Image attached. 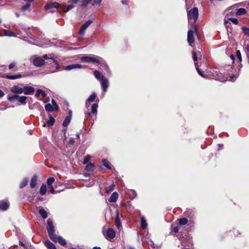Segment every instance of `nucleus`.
Instances as JSON below:
<instances>
[{"instance_id": "nucleus-1", "label": "nucleus", "mask_w": 249, "mask_h": 249, "mask_svg": "<svg viewBox=\"0 0 249 249\" xmlns=\"http://www.w3.org/2000/svg\"><path fill=\"white\" fill-rule=\"evenodd\" d=\"M198 17V11L197 7H194L187 12L188 20L189 24H191L192 28L196 32V21Z\"/></svg>"}, {"instance_id": "nucleus-2", "label": "nucleus", "mask_w": 249, "mask_h": 249, "mask_svg": "<svg viewBox=\"0 0 249 249\" xmlns=\"http://www.w3.org/2000/svg\"><path fill=\"white\" fill-rule=\"evenodd\" d=\"M43 59L49 60V62L47 63H49L52 66H55V69H53L51 70L48 73H53L56 72L59 69V65L58 62L55 60L53 57L52 54H46L43 55Z\"/></svg>"}, {"instance_id": "nucleus-3", "label": "nucleus", "mask_w": 249, "mask_h": 249, "mask_svg": "<svg viewBox=\"0 0 249 249\" xmlns=\"http://www.w3.org/2000/svg\"><path fill=\"white\" fill-rule=\"evenodd\" d=\"M102 58L98 56L85 55L80 58V60L83 63H92L100 64Z\"/></svg>"}, {"instance_id": "nucleus-4", "label": "nucleus", "mask_w": 249, "mask_h": 249, "mask_svg": "<svg viewBox=\"0 0 249 249\" xmlns=\"http://www.w3.org/2000/svg\"><path fill=\"white\" fill-rule=\"evenodd\" d=\"M47 230L50 239H54L56 235L54 233V226L50 219L47 220Z\"/></svg>"}, {"instance_id": "nucleus-5", "label": "nucleus", "mask_w": 249, "mask_h": 249, "mask_svg": "<svg viewBox=\"0 0 249 249\" xmlns=\"http://www.w3.org/2000/svg\"><path fill=\"white\" fill-rule=\"evenodd\" d=\"M32 60L33 64L36 67H39L45 64L44 59L36 55L33 56L32 57Z\"/></svg>"}, {"instance_id": "nucleus-6", "label": "nucleus", "mask_w": 249, "mask_h": 249, "mask_svg": "<svg viewBox=\"0 0 249 249\" xmlns=\"http://www.w3.org/2000/svg\"><path fill=\"white\" fill-rule=\"evenodd\" d=\"M102 0H83L81 2V6L83 7H86L89 4H91L92 6L95 5H100Z\"/></svg>"}, {"instance_id": "nucleus-7", "label": "nucleus", "mask_w": 249, "mask_h": 249, "mask_svg": "<svg viewBox=\"0 0 249 249\" xmlns=\"http://www.w3.org/2000/svg\"><path fill=\"white\" fill-rule=\"evenodd\" d=\"M196 33L197 35V30L196 29V32L194 29L192 28V30H189L188 31L187 34V41L189 43V45L192 46V44L195 41L194 39V33Z\"/></svg>"}, {"instance_id": "nucleus-8", "label": "nucleus", "mask_w": 249, "mask_h": 249, "mask_svg": "<svg viewBox=\"0 0 249 249\" xmlns=\"http://www.w3.org/2000/svg\"><path fill=\"white\" fill-rule=\"evenodd\" d=\"M116 236L115 231L112 228H109L107 230L106 237L107 240L114 238Z\"/></svg>"}, {"instance_id": "nucleus-9", "label": "nucleus", "mask_w": 249, "mask_h": 249, "mask_svg": "<svg viewBox=\"0 0 249 249\" xmlns=\"http://www.w3.org/2000/svg\"><path fill=\"white\" fill-rule=\"evenodd\" d=\"M23 93L25 95H31L35 92V88L31 86H25L23 87Z\"/></svg>"}, {"instance_id": "nucleus-10", "label": "nucleus", "mask_w": 249, "mask_h": 249, "mask_svg": "<svg viewBox=\"0 0 249 249\" xmlns=\"http://www.w3.org/2000/svg\"><path fill=\"white\" fill-rule=\"evenodd\" d=\"M55 242H58L61 245L64 246L66 244V240L61 236H57L55 235V238L53 239H51Z\"/></svg>"}, {"instance_id": "nucleus-11", "label": "nucleus", "mask_w": 249, "mask_h": 249, "mask_svg": "<svg viewBox=\"0 0 249 249\" xmlns=\"http://www.w3.org/2000/svg\"><path fill=\"white\" fill-rule=\"evenodd\" d=\"M96 97V94L95 92H93L91 95L88 98L85 103L86 107H89V103L93 102L94 101Z\"/></svg>"}, {"instance_id": "nucleus-12", "label": "nucleus", "mask_w": 249, "mask_h": 249, "mask_svg": "<svg viewBox=\"0 0 249 249\" xmlns=\"http://www.w3.org/2000/svg\"><path fill=\"white\" fill-rule=\"evenodd\" d=\"M23 88H20L18 86H14L11 89V91L16 94H21L23 92Z\"/></svg>"}, {"instance_id": "nucleus-13", "label": "nucleus", "mask_w": 249, "mask_h": 249, "mask_svg": "<svg viewBox=\"0 0 249 249\" xmlns=\"http://www.w3.org/2000/svg\"><path fill=\"white\" fill-rule=\"evenodd\" d=\"M100 81L101 82L102 87L103 91L104 92H106L107 90V89L108 87V81L106 77L103 78V79H102L101 80V81Z\"/></svg>"}, {"instance_id": "nucleus-14", "label": "nucleus", "mask_w": 249, "mask_h": 249, "mask_svg": "<svg viewBox=\"0 0 249 249\" xmlns=\"http://www.w3.org/2000/svg\"><path fill=\"white\" fill-rule=\"evenodd\" d=\"M115 225L119 230H120L122 228V224L119 218V214L118 211H117L116 213V216L115 218Z\"/></svg>"}, {"instance_id": "nucleus-15", "label": "nucleus", "mask_w": 249, "mask_h": 249, "mask_svg": "<svg viewBox=\"0 0 249 249\" xmlns=\"http://www.w3.org/2000/svg\"><path fill=\"white\" fill-rule=\"evenodd\" d=\"M3 77L8 79L14 80L22 77V75L20 73L16 74L15 75H6L3 76Z\"/></svg>"}, {"instance_id": "nucleus-16", "label": "nucleus", "mask_w": 249, "mask_h": 249, "mask_svg": "<svg viewBox=\"0 0 249 249\" xmlns=\"http://www.w3.org/2000/svg\"><path fill=\"white\" fill-rule=\"evenodd\" d=\"M118 194L115 192H113L111 196H110L109 198L108 199V201L109 202H115L117 201V199L118 198Z\"/></svg>"}, {"instance_id": "nucleus-17", "label": "nucleus", "mask_w": 249, "mask_h": 249, "mask_svg": "<svg viewBox=\"0 0 249 249\" xmlns=\"http://www.w3.org/2000/svg\"><path fill=\"white\" fill-rule=\"evenodd\" d=\"M9 207V203L5 201H0V210L2 211L7 210Z\"/></svg>"}, {"instance_id": "nucleus-18", "label": "nucleus", "mask_w": 249, "mask_h": 249, "mask_svg": "<svg viewBox=\"0 0 249 249\" xmlns=\"http://www.w3.org/2000/svg\"><path fill=\"white\" fill-rule=\"evenodd\" d=\"M94 75L95 78L99 81H101L103 78H105V76L102 74L101 73L97 70L94 71Z\"/></svg>"}, {"instance_id": "nucleus-19", "label": "nucleus", "mask_w": 249, "mask_h": 249, "mask_svg": "<svg viewBox=\"0 0 249 249\" xmlns=\"http://www.w3.org/2000/svg\"><path fill=\"white\" fill-rule=\"evenodd\" d=\"M70 4H68L67 6L65 7V6H64L63 5V7H62V11L64 13H67L68 12H69V11H70L72 9H73L75 6L74 5L71 4V3H70Z\"/></svg>"}, {"instance_id": "nucleus-20", "label": "nucleus", "mask_w": 249, "mask_h": 249, "mask_svg": "<svg viewBox=\"0 0 249 249\" xmlns=\"http://www.w3.org/2000/svg\"><path fill=\"white\" fill-rule=\"evenodd\" d=\"M85 169L87 171L92 172L95 169V166L93 163L89 162L87 164Z\"/></svg>"}, {"instance_id": "nucleus-21", "label": "nucleus", "mask_w": 249, "mask_h": 249, "mask_svg": "<svg viewBox=\"0 0 249 249\" xmlns=\"http://www.w3.org/2000/svg\"><path fill=\"white\" fill-rule=\"evenodd\" d=\"M45 245L49 249H56L55 245L49 240L45 242Z\"/></svg>"}, {"instance_id": "nucleus-22", "label": "nucleus", "mask_w": 249, "mask_h": 249, "mask_svg": "<svg viewBox=\"0 0 249 249\" xmlns=\"http://www.w3.org/2000/svg\"><path fill=\"white\" fill-rule=\"evenodd\" d=\"M246 13L247 11L245 8H240L237 10L235 15L236 16H241L246 14Z\"/></svg>"}, {"instance_id": "nucleus-23", "label": "nucleus", "mask_w": 249, "mask_h": 249, "mask_svg": "<svg viewBox=\"0 0 249 249\" xmlns=\"http://www.w3.org/2000/svg\"><path fill=\"white\" fill-rule=\"evenodd\" d=\"M39 213L41 215L43 219H46L48 217V213L44 209H40L39 210Z\"/></svg>"}, {"instance_id": "nucleus-24", "label": "nucleus", "mask_w": 249, "mask_h": 249, "mask_svg": "<svg viewBox=\"0 0 249 249\" xmlns=\"http://www.w3.org/2000/svg\"><path fill=\"white\" fill-rule=\"evenodd\" d=\"M37 181V177L36 176H34L31 179L30 182V187L32 188H34L36 187Z\"/></svg>"}, {"instance_id": "nucleus-25", "label": "nucleus", "mask_w": 249, "mask_h": 249, "mask_svg": "<svg viewBox=\"0 0 249 249\" xmlns=\"http://www.w3.org/2000/svg\"><path fill=\"white\" fill-rule=\"evenodd\" d=\"M55 120L52 117L50 116V119L47 122L46 124H44L43 126H45L47 124L48 126H52L53 124L54 123Z\"/></svg>"}, {"instance_id": "nucleus-26", "label": "nucleus", "mask_w": 249, "mask_h": 249, "mask_svg": "<svg viewBox=\"0 0 249 249\" xmlns=\"http://www.w3.org/2000/svg\"><path fill=\"white\" fill-rule=\"evenodd\" d=\"M141 223L142 229H145L147 227V224L146 219L143 216L141 218Z\"/></svg>"}, {"instance_id": "nucleus-27", "label": "nucleus", "mask_w": 249, "mask_h": 249, "mask_svg": "<svg viewBox=\"0 0 249 249\" xmlns=\"http://www.w3.org/2000/svg\"><path fill=\"white\" fill-rule=\"evenodd\" d=\"M47 192V186L45 184H43L40 188V194L41 195H44Z\"/></svg>"}, {"instance_id": "nucleus-28", "label": "nucleus", "mask_w": 249, "mask_h": 249, "mask_svg": "<svg viewBox=\"0 0 249 249\" xmlns=\"http://www.w3.org/2000/svg\"><path fill=\"white\" fill-rule=\"evenodd\" d=\"M27 97L24 96H18V101L21 104L25 105L26 104Z\"/></svg>"}, {"instance_id": "nucleus-29", "label": "nucleus", "mask_w": 249, "mask_h": 249, "mask_svg": "<svg viewBox=\"0 0 249 249\" xmlns=\"http://www.w3.org/2000/svg\"><path fill=\"white\" fill-rule=\"evenodd\" d=\"M40 95H41L42 97L44 98L46 96V93L41 89H37L35 96L36 97H39Z\"/></svg>"}, {"instance_id": "nucleus-30", "label": "nucleus", "mask_w": 249, "mask_h": 249, "mask_svg": "<svg viewBox=\"0 0 249 249\" xmlns=\"http://www.w3.org/2000/svg\"><path fill=\"white\" fill-rule=\"evenodd\" d=\"M102 162L103 163L104 166L106 167L107 168L109 169H111V164L107 160L104 159L102 160Z\"/></svg>"}, {"instance_id": "nucleus-31", "label": "nucleus", "mask_w": 249, "mask_h": 249, "mask_svg": "<svg viewBox=\"0 0 249 249\" xmlns=\"http://www.w3.org/2000/svg\"><path fill=\"white\" fill-rule=\"evenodd\" d=\"M71 120V116H68L66 117V118L65 119L64 121L63 122V125L64 127H66L68 125V124H70Z\"/></svg>"}, {"instance_id": "nucleus-32", "label": "nucleus", "mask_w": 249, "mask_h": 249, "mask_svg": "<svg viewBox=\"0 0 249 249\" xmlns=\"http://www.w3.org/2000/svg\"><path fill=\"white\" fill-rule=\"evenodd\" d=\"M4 35L8 36H17L15 33L12 32L11 31L7 30H4Z\"/></svg>"}, {"instance_id": "nucleus-33", "label": "nucleus", "mask_w": 249, "mask_h": 249, "mask_svg": "<svg viewBox=\"0 0 249 249\" xmlns=\"http://www.w3.org/2000/svg\"><path fill=\"white\" fill-rule=\"evenodd\" d=\"M45 108L46 110L48 112H53L55 109L54 107H53L50 104L46 105Z\"/></svg>"}, {"instance_id": "nucleus-34", "label": "nucleus", "mask_w": 249, "mask_h": 249, "mask_svg": "<svg viewBox=\"0 0 249 249\" xmlns=\"http://www.w3.org/2000/svg\"><path fill=\"white\" fill-rule=\"evenodd\" d=\"M178 223L180 225H185L187 224L188 220L186 218H182L178 219Z\"/></svg>"}, {"instance_id": "nucleus-35", "label": "nucleus", "mask_w": 249, "mask_h": 249, "mask_svg": "<svg viewBox=\"0 0 249 249\" xmlns=\"http://www.w3.org/2000/svg\"><path fill=\"white\" fill-rule=\"evenodd\" d=\"M28 179L27 178H24V179L22 181V182H21V183L20 184V188H24V187L27 186V185L28 184Z\"/></svg>"}, {"instance_id": "nucleus-36", "label": "nucleus", "mask_w": 249, "mask_h": 249, "mask_svg": "<svg viewBox=\"0 0 249 249\" xmlns=\"http://www.w3.org/2000/svg\"><path fill=\"white\" fill-rule=\"evenodd\" d=\"M54 181L55 178L53 177L48 178L47 180V183L49 187L53 186L52 184L54 182Z\"/></svg>"}, {"instance_id": "nucleus-37", "label": "nucleus", "mask_w": 249, "mask_h": 249, "mask_svg": "<svg viewBox=\"0 0 249 249\" xmlns=\"http://www.w3.org/2000/svg\"><path fill=\"white\" fill-rule=\"evenodd\" d=\"M18 95H15L12 96H8L7 97V99L8 101L10 102H13L15 100H18Z\"/></svg>"}, {"instance_id": "nucleus-38", "label": "nucleus", "mask_w": 249, "mask_h": 249, "mask_svg": "<svg viewBox=\"0 0 249 249\" xmlns=\"http://www.w3.org/2000/svg\"><path fill=\"white\" fill-rule=\"evenodd\" d=\"M98 104H93L91 106V112L93 114H95L97 111L98 108Z\"/></svg>"}, {"instance_id": "nucleus-39", "label": "nucleus", "mask_w": 249, "mask_h": 249, "mask_svg": "<svg viewBox=\"0 0 249 249\" xmlns=\"http://www.w3.org/2000/svg\"><path fill=\"white\" fill-rule=\"evenodd\" d=\"M91 157L89 155H87L86 156L85 158H84V161H83V163L84 164H88L89 163L88 162H89V161L90 160Z\"/></svg>"}, {"instance_id": "nucleus-40", "label": "nucleus", "mask_w": 249, "mask_h": 249, "mask_svg": "<svg viewBox=\"0 0 249 249\" xmlns=\"http://www.w3.org/2000/svg\"><path fill=\"white\" fill-rule=\"evenodd\" d=\"M63 5L57 2H53V8L56 9L61 8L62 10Z\"/></svg>"}, {"instance_id": "nucleus-41", "label": "nucleus", "mask_w": 249, "mask_h": 249, "mask_svg": "<svg viewBox=\"0 0 249 249\" xmlns=\"http://www.w3.org/2000/svg\"><path fill=\"white\" fill-rule=\"evenodd\" d=\"M31 6V4L30 3H27L25 5H23L21 7V10L23 11H25L26 10H27L29 7Z\"/></svg>"}, {"instance_id": "nucleus-42", "label": "nucleus", "mask_w": 249, "mask_h": 249, "mask_svg": "<svg viewBox=\"0 0 249 249\" xmlns=\"http://www.w3.org/2000/svg\"><path fill=\"white\" fill-rule=\"evenodd\" d=\"M92 22V21L91 20H89L87 21H86L83 25L82 26L85 27L86 29H87L88 27L91 24Z\"/></svg>"}, {"instance_id": "nucleus-43", "label": "nucleus", "mask_w": 249, "mask_h": 249, "mask_svg": "<svg viewBox=\"0 0 249 249\" xmlns=\"http://www.w3.org/2000/svg\"><path fill=\"white\" fill-rule=\"evenodd\" d=\"M236 56L237 57V58L238 59L239 61L240 62H241V61H242V56H241V53H240L239 50H237L236 51Z\"/></svg>"}, {"instance_id": "nucleus-44", "label": "nucleus", "mask_w": 249, "mask_h": 249, "mask_svg": "<svg viewBox=\"0 0 249 249\" xmlns=\"http://www.w3.org/2000/svg\"><path fill=\"white\" fill-rule=\"evenodd\" d=\"M86 29H87L82 26L79 30V34L81 36H83Z\"/></svg>"}, {"instance_id": "nucleus-45", "label": "nucleus", "mask_w": 249, "mask_h": 249, "mask_svg": "<svg viewBox=\"0 0 249 249\" xmlns=\"http://www.w3.org/2000/svg\"><path fill=\"white\" fill-rule=\"evenodd\" d=\"M86 29H87L82 26L79 30V34L81 36H83Z\"/></svg>"}, {"instance_id": "nucleus-46", "label": "nucleus", "mask_w": 249, "mask_h": 249, "mask_svg": "<svg viewBox=\"0 0 249 249\" xmlns=\"http://www.w3.org/2000/svg\"><path fill=\"white\" fill-rule=\"evenodd\" d=\"M229 20L231 21L233 24L237 25L238 24V20L237 18H229L228 19Z\"/></svg>"}, {"instance_id": "nucleus-47", "label": "nucleus", "mask_w": 249, "mask_h": 249, "mask_svg": "<svg viewBox=\"0 0 249 249\" xmlns=\"http://www.w3.org/2000/svg\"><path fill=\"white\" fill-rule=\"evenodd\" d=\"M73 69H74V64H71V65H68V66H66L65 68V70H66V71H70V70H71Z\"/></svg>"}, {"instance_id": "nucleus-48", "label": "nucleus", "mask_w": 249, "mask_h": 249, "mask_svg": "<svg viewBox=\"0 0 249 249\" xmlns=\"http://www.w3.org/2000/svg\"><path fill=\"white\" fill-rule=\"evenodd\" d=\"M242 29L244 31L245 34L249 36V28L245 27H243Z\"/></svg>"}, {"instance_id": "nucleus-49", "label": "nucleus", "mask_w": 249, "mask_h": 249, "mask_svg": "<svg viewBox=\"0 0 249 249\" xmlns=\"http://www.w3.org/2000/svg\"><path fill=\"white\" fill-rule=\"evenodd\" d=\"M74 65V69H81V68H86L87 67L85 65H81V64H75Z\"/></svg>"}, {"instance_id": "nucleus-50", "label": "nucleus", "mask_w": 249, "mask_h": 249, "mask_svg": "<svg viewBox=\"0 0 249 249\" xmlns=\"http://www.w3.org/2000/svg\"><path fill=\"white\" fill-rule=\"evenodd\" d=\"M51 102L55 109L57 110L59 108L58 106L57 105L54 99H52Z\"/></svg>"}, {"instance_id": "nucleus-51", "label": "nucleus", "mask_w": 249, "mask_h": 249, "mask_svg": "<svg viewBox=\"0 0 249 249\" xmlns=\"http://www.w3.org/2000/svg\"><path fill=\"white\" fill-rule=\"evenodd\" d=\"M192 56H193V60L195 61V62H196L197 61V55H196V53L195 52L193 51L192 52Z\"/></svg>"}, {"instance_id": "nucleus-52", "label": "nucleus", "mask_w": 249, "mask_h": 249, "mask_svg": "<svg viewBox=\"0 0 249 249\" xmlns=\"http://www.w3.org/2000/svg\"><path fill=\"white\" fill-rule=\"evenodd\" d=\"M53 8V2L48 3L45 5V8L46 9H50Z\"/></svg>"}, {"instance_id": "nucleus-53", "label": "nucleus", "mask_w": 249, "mask_h": 249, "mask_svg": "<svg viewBox=\"0 0 249 249\" xmlns=\"http://www.w3.org/2000/svg\"><path fill=\"white\" fill-rule=\"evenodd\" d=\"M196 71L198 72V73L202 77H204V78H205L206 76L203 74V72L202 71L198 68H196Z\"/></svg>"}, {"instance_id": "nucleus-54", "label": "nucleus", "mask_w": 249, "mask_h": 249, "mask_svg": "<svg viewBox=\"0 0 249 249\" xmlns=\"http://www.w3.org/2000/svg\"><path fill=\"white\" fill-rule=\"evenodd\" d=\"M179 230V228L178 226H176V227H174V228H173L172 231L173 232H174L175 233H177L178 232Z\"/></svg>"}, {"instance_id": "nucleus-55", "label": "nucleus", "mask_w": 249, "mask_h": 249, "mask_svg": "<svg viewBox=\"0 0 249 249\" xmlns=\"http://www.w3.org/2000/svg\"><path fill=\"white\" fill-rule=\"evenodd\" d=\"M50 187V192L52 193V194H54L55 193H56L57 192L55 191L53 187V186H49Z\"/></svg>"}, {"instance_id": "nucleus-56", "label": "nucleus", "mask_w": 249, "mask_h": 249, "mask_svg": "<svg viewBox=\"0 0 249 249\" xmlns=\"http://www.w3.org/2000/svg\"><path fill=\"white\" fill-rule=\"evenodd\" d=\"M115 188V185L112 184L108 188V191L109 192H112Z\"/></svg>"}, {"instance_id": "nucleus-57", "label": "nucleus", "mask_w": 249, "mask_h": 249, "mask_svg": "<svg viewBox=\"0 0 249 249\" xmlns=\"http://www.w3.org/2000/svg\"><path fill=\"white\" fill-rule=\"evenodd\" d=\"M75 142V139L74 138H71L70 139V140H69V143H70V144H73Z\"/></svg>"}, {"instance_id": "nucleus-58", "label": "nucleus", "mask_w": 249, "mask_h": 249, "mask_svg": "<svg viewBox=\"0 0 249 249\" xmlns=\"http://www.w3.org/2000/svg\"><path fill=\"white\" fill-rule=\"evenodd\" d=\"M79 0H70L68 2L74 5L76 4Z\"/></svg>"}, {"instance_id": "nucleus-59", "label": "nucleus", "mask_w": 249, "mask_h": 249, "mask_svg": "<svg viewBox=\"0 0 249 249\" xmlns=\"http://www.w3.org/2000/svg\"><path fill=\"white\" fill-rule=\"evenodd\" d=\"M16 65V63H14V62H13V63H11V64H10L8 66V68L9 69H12V68H13Z\"/></svg>"}, {"instance_id": "nucleus-60", "label": "nucleus", "mask_w": 249, "mask_h": 249, "mask_svg": "<svg viewBox=\"0 0 249 249\" xmlns=\"http://www.w3.org/2000/svg\"><path fill=\"white\" fill-rule=\"evenodd\" d=\"M129 0H123L122 3L124 4H127L128 3Z\"/></svg>"}, {"instance_id": "nucleus-61", "label": "nucleus", "mask_w": 249, "mask_h": 249, "mask_svg": "<svg viewBox=\"0 0 249 249\" xmlns=\"http://www.w3.org/2000/svg\"><path fill=\"white\" fill-rule=\"evenodd\" d=\"M4 95V92L1 90H0V98L2 97Z\"/></svg>"}, {"instance_id": "nucleus-62", "label": "nucleus", "mask_w": 249, "mask_h": 249, "mask_svg": "<svg viewBox=\"0 0 249 249\" xmlns=\"http://www.w3.org/2000/svg\"><path fill=\"white\" fill-rule=\"evenodd\" d=\"M218 150H220V149H222V148H223V144H219L218 145Z\"/></svg>"}, {"instance_id": "nucleus-63", "label": "nucleus", "mask_w": 249, "mask_h": 249, "mask_svg": "<svg viewBox=\"0 0 249 249\" xmlns=\"http://www.w3.org/2000/svg\"><path fill=\"white\" fill-rule=\"evenodd\" d=\"M84 176L85 177H89L90 176V174L89 173H84Z\"/></svg>"}, {"instance_id": "nucleus-64", "label": "nucleus", "mask_w": 249, "mask_h": 249, "mask_svg": "<svg viewBox=\"0 0 249 249\" xmlns=\"http://www.w3.org/2000/svg\"><path fill=\"white\" fill-rule=\"evenodd\" d=\"M233 62L234 60V56L233 54H231L230 56Z\"/></svg>"}]
</instances>
